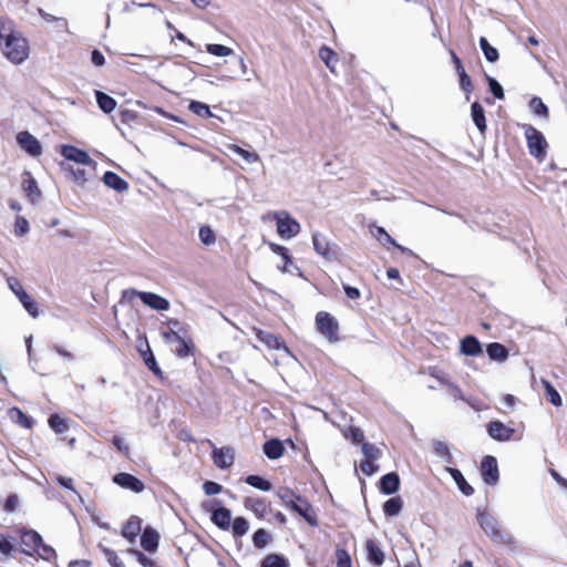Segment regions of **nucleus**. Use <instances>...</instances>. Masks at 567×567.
<instances>
[{
	"mask_svg": "<svg viewBox=\"0 0 567 567\" xmlns=\"http://www.w3.org/2000/svg\"><path fill=\"white\" fill-rule=\"evenodd\" d=\"M446 386H447V389L450 391V394L452 395V398L454 400H462V401H465V402L468 403V401L463 395L461 389L456 384H454L451 381H446Z\"/></svg>",
	"mask_w": 567,
	"mask_h": 567,
	"instance_id": "61",
	"label": "nucleus"
},
{
	"mask_svg": "<svg viewBox=\"0 0 567 567\" xmlns=\"http://www.w3.org/2000/svg\"><path fill=\"white\" fill-rule=\"evenodd\" d=\"M245 507L252 512L256 517L264 518L267 514V504L262 498L246 497L244 502Z\"/></svg>",
	"mask_w": 567,
	"mask_h": 567,
	"instance_id": "21",
	"label": "nucleus"
},
{
	"mask_svg": "<svg viewBox=\"0 0 567 567\" xmlns=\"http://www.w3.org/2000/svg\"><path fill=\"white\" fill-rule=\"evenodd\" d=\"M446 471L451 474L452 478L456 483L458 489L466 496L474 493V488L465 481L463 474L457 468L447 467Z\"/></svg>",
	"mask_w": 567,
	"mask_h": 567,
	"instance_id": "26",
	"label": "nucleus"
},
{
	"mask_svg": "<svg viewBox=\"0 0 567 567\" xmlns=\"http://www.w3.org/2000/svg\"><path fill=\"white\" fill-rule=\"evenodd\" d=\"M198 235H199L202 243L207 246L214 244L216 240L214 231L212 230V228L209 226H202L199 228Z\"/></svg>",
	"mask_w": 567,
	"mask_h": 567,
	"instance_id": "52",
	"label": "nucleus"
},
{
	"mask_svg": "<svg viewBox=\"0 0 567 567\" xmlns=\"http://www.w3.org/2000/svg\"><path fill=\"white\" fill-rule=\"evenodd\" d=\"M0 49L14 64L22 63L29 56L27 40L14 29L13 21L6 17H0Z\"/></svg>",
	"mask_w": 567,
	"mask_h": 567,
	"instance_id": "1",
	"label": "nucleus"
},
{
	"mask_svg": "<svg viewBox=\"0 0 567 567\" xmlns=\"http://www.w3.org/2000/svg\"><path fill=\"white\" fill-rule=\"evenodd\" d=\"M212 522L223 530H228L231 525V512L223 506L217 507L212 514Z\"/></svg>",
	"mask_w": 567,
	"mask_h": 567,
	"instance_id": "16",
	"label": "nucleus"
},
{
	"mask_svg": "<svg viewBox=\"0 0 567 567\" xmlns=\"http://www.w3.org/2000/svg\"><path fill=\"white\" fill-rule=\"evenodd\" d=\"M22 188L32 202L38 199L41 195L37 182L30 173H25V178L22 181Z\"/></svg>",
	"mask_w": 567,
	"mask_h": 567,
	"instance_id": "28",
	"label": "nucleus"
},
{
	"mask_svg": "<svg viewBox=\"0 0 567 567\" xmlns=\"http://www.w3.org/2000/svg\"><path fill=\"white\" fill-rule=\"evenodd\" d=\"M103 553H104L107 561L113 567H124L122 560L118 558V556L116 555V553L114 550L104 547Z\"/></svg>",
	"mask_w": 567,
	"mask_h": 567,
	"instance_id": "57",
	"label": "nucleus"
},
{
	"mask_svg": "<svg viewBox=\"0 0 567 567\" xmlns=\"http://www.w3.org/2000/svg\"><path fill=\"white\" fill-rule=\"evenodd\" d=\"M246 483L255 488H258L260 491H270L271 484L270 482L266 481L265 478L258 476V475H249L246 477Z\"/></svg>",
	"mask_w": 567,
	"mask_h": 567,
	"instance_id": "42",
	"label": "nucleus"
},
{
	"mask_svg": "<svg viewBox=\"0 0 567 567\" xmlns=\"http://www.w3.org/2000/svg\"><path fill=\"white\" fill-rule=\"evenodd\" d=\"M316 324L320 333L330 342L338 340L339 324L330 313L320 311L316 316Z\"/></svg>",
	"mask_w": 567,
	"mask_h": 567,
	"instance_id": "6",
	"label": "nucleus"
},
{
	"mask_svg": "<svg viewBox=\"0 0 567 567\" xmlns=\"http://www.w3.org/2000/svg\"><path fill=\"white\" fill-rule=\"evenodd\" d=\"M487 82L489 91L493 93L494 97L497 100H503L505 95L502 85L492 76H487Z\"/></svg>",
	"mask_w": 567,
	"mask_h": 567,
	"instance_id": "53",
	"label": "nucleus"
},
{
	"mask_svg": "<svg viewBox=\"0 0 567 567\" xmlns=\"http://www.w3.org/2000/svg\"><path fill=\"white\" fill-rule=\"evenodd\" d=\"M289 508L302 516L309 525H318L316 512L313 511L312 506L301 496L297 497V501Z\"/></svg>",
	"mask_w": 567,
	"mask_h": 567,
	"instance_id": "13",
	"label": "nucleus"
},
{
	"mask_svg": "<svg viewBox=\"0 0 567 567\" xmlns=\"http://www.w3.org/2000/svg\"><path fill=\"white\" fill-rule=\"evenodd\" d=\"M235 537H243L249 530V524L245 517H236L230 525Z\"/></svg>",
	"mask_w": 567,
	"mask_h": 567,
	"instance_id": "39",
	"label": "nucleus"
},
{
	"mask_svg": "<svg viewBox=\"0 0 567 567\" xmlns=\"http://www.w3.org/2000/svg\"><path fill=\"white\" fill-rule=\"evenodd\" d=\"M471 115L473 118L474 124L476 125L477 130L481 132V134H484L486 131V118H485V112L483 106L478 102H474L471 106Z\"/></svg>",
	"mask_w": 567,
	"mask_h": 567,
	"instance_id": "24",
	"label": "nucleus"
},
{
	"mask_svg": "<svg viewBox=\"0 0 567 567\" xmlns=\"http://www.w3.org/2000/svg\"><path fill=\"white\" fill-rule=\"evenodd\" d=\"M365 549L370 563L377 566H381L384 563L383 550L372 539L365 542Z\"/></svg>",
	"mask_w": 567,
	"mask_h": 567,
	"instance_id": "23",
	"label": "nucleus"
},
{
	"mask_svg": "<svg viewBox=\"0 0 567 567\" xmlns=\"http://www.w3.org/2000/svg\"><path fill=\"white\" fill-rule=\"evenodd\" d=\"M51 429L59 434H62L69 430L68 421L58 414H52L49 419Z\"/></svg>",
	"mask_w": 567,
	"mask_h": 567,
	"instance_id": "41",
	"label": "nucleus"
},
{
	"mask_svg": "<svg viewBox=\"0 0 567 567\" xmlns=\"http://www.w3.org/2000/svg\"><path fill=\"white\" fill-rule=\"evenodd\" d=\"M113 482L124 489H130L134 493H142L145 489L144 483L136 476L130 473H117L113 476Z\"/></svg>",
	"mask_w": 567,
	"mask_h": 567,
	"instance_id": "10",
	"label": "nucleus"
},
{
	"mask_svg": "<svg viewBox=\"0 0 567 567\" xmlns=\"http://www.w3.org/2000/svg\"><path fill=\"white\" fill-rule=\"evenodd\" d=\"M206 51L216 56H228L233 53V50L230 48L215 43L207 44Z\"/></svg>",
	"mask_w": 567,
	"mask_h": 567,
	"instance_id": "46",
	"label": "nucleus"
},
{
	"mask_svg": "<svg viewBox=\"0 0 567 567\" xmlns=\"http://www.w3.org/2000/svg\"><path fill=\"white\" fill-rule=\"evenodd\" d=\"M35 550L38 551L39 557L45 560H50L56 556L55 550L51 546L43 543Z\"/></svg>",
	"mask_w": 567,
	"mask_h": 567,
	"instance_id": "55",
	"label": "nucleus"
},
{
	"mask_svg": "<svg viewBox=\"0 0 567 567\" xmlns=\"http://www.w3.org/2000/svg\"><path fill=\"white\" fill-rule=\"evenodd\" d=\"M16 547L13 545V543L3 537L2 535L0 536V553L8 556V555H11L13 551H14Z\"/></svg>",
	"mask_w": 567,
	"mask_h": 567,
	"instance_id": "59",
	"label": "nucleus"
},
{
	"mask_svg": "<svg viewBox=\"0 0 567 567\" xmlns=\"http://www.w3.org/2000/svg\"><path fill=\"white\" fill-rule=\"evenodd\" d=\"M203 487H204L205 494L208 496L216 495V494L220 493V491L223 488L220 484H218L216 482H212V481H207Z\"/></svg>",
	"mask_w": 567,
	"mask_h": 567,
	"instance_id": "62",
	"label": "nucleus"
},
{
	"mask_svg": "<svg viewBox=\"0 0 567 567\" xmlns=\"http://www.w3.org/2000/svg\"><path fill=\"white\" fill-rule=\"evenodd\" d=\"M270 540V535L264 529H257L252 535V543L257 548H265Z\"/></svg>",
	"mask_w": 567,
	"mask_h": 567,
	"instance_id": "43",
	"label": "nucleus"
},
{
	"mask_svg": "<svg viewBox=\"0 0 567 567\" xmlns=\"http://www.w3.org/2000/svg\"><path fill=\"white\" fill-rule=\"evenodd\" d=\"M545 388V396L546 399L555 406H560L563 404L561 398L557 390L548 382L547 380L542 381Z\"/></svg>",
	"mask_w": 567,
	"mask_h": 567,
	"instance_id": "34",
	"label": "nucleus"
},
{
	"mask_svg": "<svg viewBox=\"0 0 567 567\" xmlns=\"http://www.w3.org/2000/svg\"><path fill=\"white\" fill-rule=\"evenodd\" d=\"M132 554L135 555L137 561L142 566H144V567H156L155 561L152 558H150L146 555H144L142 551L132 550Z\"/></svg>",
	"mask_w": 567,
	"mask_h": 567,
	"instance_id": "60",
	"label": "nucleus"
},
{
	"mask_svg": "<svg viewBox=\"0 0 567 567\" xmlns=\"http://www.w3.org/2000/svg\"><path fill=\"white\" fill-rule=\"evenodd\" d=\"M344 437L352 440L355 443H361L364 440L363 431L358 426H349L343 432Z\"/></svg>",
	"mask_w": 567,
	"mask_h": 567,
	"instance_id": "50",
	"label": "nucleus"
},
{
	"mask_svg": "<svg viewBox=\"0 0 567 567\" xmlns=\"http://www.w3.org/2000/svg\"><path fill=\"white\" fill-rule=\"evenodd\" d=\"M312 244L313 249L318 255L322 256L328 260L337 259L338 247L336 245H332L324 235L320 233H315L312 235Z\"/></svg>",
	"mask_w": 567,
	"mask_h": 567,
	"instance_id": "7",
	"label": "nucleus"
},
{
	"mask_svg": "<svg viewBox=\"0 0 567 567\" xmlns=\"http://www.w3.org/2000/svg\"><path fill=\"white\" fill-rule=\"evenodd\" d=\"M135 297H138L144 305L158 311H165L169 309V301L154 292L137 291L135 289H125L122 292L121 302H131Z\"/></svg>",
	"mask_w": 567,
	"mask_h": 567,
	"instance_id": "4",
	"label": "nucleus"
},
{
	"mask_svg": "<svg viewBox=\"0 0 567 567\" xmlns=\"http://www.w3.org/2000/svg\"><path fill=\"white\" fill-rule=\"evenodd\" d=\"M476 519L484 533L496 543L512 544L513 538L509 534L503 532L497 519L484 509L477 508Z\"/></svg>",
	"mask_w": 567,
	"mask_h": 567,
	"instance_id": "2",
	"label": "nucleus"
},
{
	"mask_svg": "<svg viewBox=\"0 0 567 567\" xmlns=\"http://www.w3.org/2000/svg\"><path fill=\"white\" fill-rule=\"evenodd\" d=\"M487 432L492 439L504 442L511 440L515 430L499 421H492L487 425Z\"/></svg>",
	"mask_w": 567,
	"mask_h": 567,
	"instance_id": "14",
	"label": "nucleus"
},
{
	"mask_svg": "<svg viewBox=\"0 0 567 567\" xmlns=\"http://www.w3.org/2000/svg\"><path fill=\"white\" fill-rule=\"evenodd\" d=\"M20 301L23 305L24 309L33 317L37 318L39 316L38 305L30 298V296L24 291H20Z\"/></svg>",
	"mask_w": 567,
	"mask_h": 567,
	"instance_id": "40",
	"label": "nucleus"
},
{
	"mask_svg": "<svg viewBox=\"0 0 567 567\" xmlns=\"http://www.w3.org/2000/svg\"><path fill=\"white\" fill-rule=\"evenodd\" d=\"M21 543L25 547L23 553L27 555H32L30 549L35 550L42 545V537L35 530H25L21 534Z\"/></svg>",
	"mask_w": 567,
	"mask_h": 567,
	"instance_id": "17",
	"label": "nucleus"
},
{
	"mask_svg": "<svg viewBox=\"0 0 567 567\" xmlns=\"http://www.w3.org/2000/svg\"><path fill=\"white\" fill-rule=\"evenodd\" d=\"M319 58L324 62V64L334 72L336 63L338 62L337 54L328 47H322L319 50Z\"/></svg>",
	"mask_w": 567,
	"mask_h": 567,
	"instance_id": "33",
	"label": "nucleus"
},
{
	"mask_svg": "<svg viewBox=\"0 0 567 567\" xmlns=\"http://www.w3.org/2000/svg\"><path fill=\"white\" fill-rule=\"evenodd\" d=\"M70 172L73 175L74 182L79 185H84L89 181V176L85 169L71 167Z\"/></svg>",
	"mask_w": 567,
	"mask_h": 567,
	"instance_id": "56",
	"label": "nucleus"
},
{
	"mask_svg": "<svg viewBox=\"0 0 567 567\" xmlns=\"http://www.w3.org/2000/svg\"><path fill=\"white\" fill-rule=\"evenodd\" d=\"M260 567H289V561L281 555L269 554L261 560Z\"/></svg>",
	"mask_w": 567,
	"mask_h": 567,
	"instance_id": "32",
	"label": "nucleus"
},
{
	"mask_svg": "<svg viewBox=\"0 0 567 567\" xmlns=\"http://www.w3.org/2000/svg\"><path fill=\"white\" fill-rule=\"evenodd\" d=\"M189 110L194 114H196L200 117H212L213 116V113L210 112L209 106L202 102H197V101L190 102Z\"/></svg>",
	"mask_w": 567,
	"mask_h": 567,
	"instance_id": "44",
	"label": "nucleus"
},
{
	"mask_svg": "<svg viewBox=\"0 0 567 567\" xmlns=\"http://www.w3.org/2000/svg\"><path fill=\"white\" fill-rule=\"evenodd\" d=\"M18 145L32 156H39L42 153V146L37 137L29 132H20L17 135Z\"/></svg>",
	"mask_w": 567,
	"mask_h": 567,
	"instance_id": "12",
	"label": "nucleus"
},
{
	"mask_svg": "<svg viewBox=\"0 0 567 567\" xmlns=\"http://www.w3.org/2000/svg\"><path fill=\"white\" fill-rule=\"evenodd\" d=\"M522 128L527 141L529 154L539 162H543L547 154L548 143L542 132L530 124H523Z\"/></svg>",
	"mask_w": 567,
	"mask_h": 567,
	"instance_id": "3",
	"label": "nucleus"
},
{
	"mask_svg": "<svg viewBox=\"0 0 567 567\" xmlns=\"http://www.w3.org/2000/svg\"><path fill=\"white\" fill-rule=\"evenodd\" d=\"M146 350L145 351H142L141 350V353H142V357L144 359V362L146 364V367L156 375H159L162 373L156 360H155V357L150 348L148 344H146Z\"/></svg>",
	"mask_w": 567,
	"mask_h": 567,
	"instance_id": "37",
	"label": "nucleus"
},
{
	"mask_svg": "<svg viewBox=\"0 0 567 567\" xmlns=\"http://www.w3.org/2000/svg\"><path fill=\"white\" fill-rule=\"evenodd\" d=\"M61 155L68 159L78 164L91 166L95 169L96 163L90 157V155L75 146L63 145L61 147Z\"/></svg>",
	"mask_w": 567,
	"mask_h": 567,
	"instance_id": "9",
	"label": "nucleus"
},
{
	"mask_svg": "<svg viewBox=\"0 0 567 567\" xmlns=\"http://www.w3.org/2000/svg\"><path fill=\"white\" fill-rule=\"evenodd\" d=\"M363 455L369 460H378L381 456V450L371 443H362L361 446Z\"/></svg>",
	"mask_w": 567,
	"mask_h": 567,
	"instance_id": "49",
	"label": "nucleus"
},
{
	"mask_svg": "<svg viewBox=\"0 0 567 567\" xmlns=\"http://www.w3.org/2000/svg\"><path fill=\"white\" fill-rule=\"evenodd\" d=\"M159 535L152 527H146L141 537V546L150 553H155L158 547Z\"/></svg>",
	"mask_w": 567,
	"mask_h": 567,
	"instance_id": "18",
	"label": "nucleus"
},
{
	"mask_svg": "<svg viewBox=\"0 0 567 567\" xmlns=\"http://www.w3.org/2000/svg\"><path fill=\"white\" fill-rule=\"evenodd\" d=\"M142 528V520L137 516H132L125 524L122 535L130 542H133L140 534Z\"/></svg>",
	"mask_w": 567,
	"mask_h": 567,
	"instance_id": "25",
	"label": "nucleus"
},
{
	"mask_svg": "<svg viewBox=\"0 0 567 567\" xmlns=\"http://www.w3.org/2000/svg\"><path fill=\"white\" fill-rule=\"evenodd\" d=\"M486 351L489 359L495 361H505L508 357L507 349L503 344L497 342L489 343L487 346Z\"/></svg>",
	"mask_w": 567,
	"mask_h": 567,
	"instance_id": "30",
	"label": "nucleus"
},
{
	"mask_svg": "<svg viewBox=\"0 0 567 567\" xmlns=\"http://www.w3.org/2000/svg\"><path fill=\"white\" fill-rule=\"evenodd\" d=\"M400 477L396 473H388L380 480V489L386 495H391L399 489Z\"/></svg>",
	"mask_w": 567,
	"mask_h": 567,
	"instance_id": "20",
	"label": "nucleus"
},
{
	"mask_svg": "<svg viewBox=\"0 0 567 567\" xmlns=\"http://www.w3.org/2000/svg\"><path fill=\"white\" fill-rule=\"evenodd\" d=\"M95 96H96V102L99 104V107L103 112L111 113L115 109L116 102L112 96H110L101 91H96Z\"/></svg>",
	"mask_w": 567,
	"mask_h": 567,
	"instance_id": "31",
	"label": "nucleus"
},
{
	"mask_svg": "<svg viewBox=\"0 0 567 567\" xmlns=\"http://www.w3.org/2000/svg\"><path fill=\"white\" fill-rule=\"evenodd\" d=\"M162 337L169 343L177 342L182 338L173 328H168L167 330L162 331Z\"/></svg>",
	"mask_w": 567,
	"mask_h": 567,
	"instance_id": "63",
	"label": "nucleus"
},
{
	"mask_svg": "<svg viewBox=\"0 0 567 567\" xmlns=\"http://www.w3.org/2000/svg\"><path fill=\"white\" fill-rule=\"evenodd\" d=\"M371 461L372 460L367 458L360 464L361 471L368 476L373 475L378 470V467Z\"/></svg>",
	"mask_w": 567,
	"mask_h": 567,
	"instance_id": "64",
	"label": "nucleus"
},
{
	"mask_svg": "<svg viewBox=\"0 0 567 567\" xmlns=\"http://www.w3.org/2000/svg\"><path fill=\"white\" fill-rule=\"evenodd\" d=\"M433 450H434V453L444 458L446 462H451V454H450V449L447 446V444L443 441H434L433 442Z\"/></svg>",
	"mask_w": 567,
	"mask_h": 567,
	"instance_id": "47",
	"label": "nucleus"
},
{
	"mask_svg": "<svg viewBox=\"0 0 567 567\" xmlns=\"http://www.w3.org/2000/svg\"><path fill=\"white\" fill-rule=\"evenodd\" d=\"M284 451L282 443L277 439L269 440L264 444V453L270 460L279 458L284 454Z\"/></svg>",
	"mask_w": 567,
	"mask_h": 567,
	"instance_id": "27",
	"label": "nucleus"
},
{
	"mask_svg": "<svg viewBox=\"0 0 567 567\" xmlns=\"http://www.w3.org/2000/svg\"><path fill=\"white\" fill-rule=\"evenodd\" d=\"M529 107L534 114L538 116H548V107L544 104L540 97H533L529 102Z\"/></svg>",
	"mask_w": 567,
	"mask_h": 567,
	"instance_id": "45",
	"label": "nucleus"
},
{
	"mask_svg": "<svg viewBox=\"0 0 567 567\" xmlns=\"http://www.w3.org/2000/svg\"><path fill=\"white\" fill-rule=\"evenodd\" d=\"M8 414L12 422L18 423L25 429H31L33 425V420L27 416L19 408H11L8 411Z\"/></svg>",
	"mask_w": 567,
	"mask_h": 567,
	"instance_id": "29",
	"label": "nucleus"
},
{
	"mask_svg": "<svg viewBox=\"0 0 567 567\" xmlns=\"http://www.w3.org/2000/svg\"><path fill=\"white\" fill-rule=\"evenodd\" d=\"M481 472L486 484L495 485L499 478L496 458L491 455L485 456L481 463Z\"/></svg>",
	"mask_w": 567,
	"mask_h": 567,
	"instance_id": "11",
	"label": "nucleus"
},
{
	"mask_svg": "<svg viewBox=\"0 0 567 567\" xmlns=\"http://www.w3.org/2000/svg\"><path fill=\"white\" fill-rule=\"evenodd\" d=\"M277 495L287 507H290L297 501V497H299L293 491L287 487L280 488Z\"/></svg>",
	"mask_w": 567,
	"mask_h": 567,
	"instance_id": "48",
	"label": "nucleus"
},
{
	"mask_svg": "<svg viewBox=\"0 0 567 567\" xmlns=\"http://www.w3.org/2000/svg\"><path fill=\"white\" fill-rule=\"evenodd\" d=\"M402 509V499L393 497L388 499L383 505V512L386 516H396Z\"/></svg>",
	"mask_w": 567,
	"mask_h": 567,
	"instance_id": "38",
	"label": "nucleus"
},
{
	"mask_svg": "<svg viewBox=\"0 0 567 567\" xmlns=\"http://www.w3.org/2000/svg\"><path fill=\"white\" fill-rule=\"evenodd\" d=\"M277 233L282 239H291L300 233L301 226L288 212L274 213Z\"/></svg>",
	"mask_w": 567,
	"mask_h": 567,
	"instance_id": "5",
	"label": "nucleus"
},
{
	"mask_svg": "<svg viewBox=\"0 0 567 567\" xmlns=\"http://www.w3.org/2000/svg\"><path fill=\"white\" fill-rule=\"evenodd\" d=\"M207 442L213 447L212 456L215 465L221 470L230 467L235 460L234 450L230 446L216 447L210 440Z\"/></svg>",
	"mask_w": 567,
	"mask_h": 567,
	"instance_id": "8",
	"label": "nucleus"
},
{
	"mask_svg": "<svg viewBox=\"0 0 567 567\" xmlns=\"http://www.w3.org/2000/svg\"><path fill=\"white\" fill-rule=\"evenodd\" d=\"M257 338L259 341H261L264 344H266L269 349H276V350H285L288 352V348L285 346V343L275 334L259 330L257 332Z\"/></svg>",
	"mask_w": 567,
	"mask_h": 567,
	"instance_id": "22",
	"label": "nucleus"
},
{
	"mask_svg": "<svg viewBox=\"0 0 567 567\" xmlns=\"http://www.w3.org/2000/svg\"><path fill=\"white\" fill-rule=\"evenodd\" d=\"M338 567H351V559L344 549H338L336 553Z\"/></svg>",
	"mask_w": 567,
	"mask_h": 567,
	"instance_id": "58",
	"label": "nucleus"
},
{
	"mask_svg": "<svg viewBox=\"0 0 567 567\" xmlns=\"http://www.w3.org/2000/svg\"><path fill=\"white\" fill-rule=\"evenodd\" d=\"M29 221L22 216H17L14 223V234L19 237H22L29 233Z\"/></svg>",
	"mask_w": 567,
	"mask_h": 567,
	"instance_id": "51",
	"label": "nucleus"
},
{
	"mask_svg": "<svg viewBox=\"0 0 567 567\" xmlns=\"http://www.w3.org/2000/svg\"><path fill=\"white\" fill-rule=\"evenodd\" d=\"M460 350L462 354L470 357H476L483 353V347L474 336H466L462 339Z\"/></svg>",
	"mask_w": 567,
	"mask_h": 567,
	"instance_id": "15",
	"label": "nucleus"
},
{
	"mask_svg": "<svg viewBox=\"0 0 567 567\" xmlns=\"http://www.w3.org/2000/svg\"><path fill=\"white\" fill-rule=\"evenodd\" d=\"M103 183L118 192V193H123V192H126L128 189V183L123 179L121 176H118L116 173H113V172H106L104 175H103Z\"/></svg>",
	"mask_w": 567,
	"mask_h": 567,
	"instance_id": "19",
	"label": "nucleus"
},
{
	"mask_svg": "<svg viewBox=\"0 0 567 567\" xmlns=\"http://www.w3.org/2000/svg\"><path fill=\"white\" fill-rule=\"evenodd\" d=\"M480 47L484 53V56L485 59L488 61V62H496L498 60V51L497 49H495L494 47H492L488 41L486 40V38L482 37L480 39Z\"/></svg>",
	"mask_w": 567,
	"mask_h": 567,
	"instance_id": "36",
	"label": "nucleus"
},
{
	"mask_svg": "<svg viewBox=\"0 0 567 567\" xmlns=\"http://www.w3.org/2000/svg\"><path fill=\"white\" fill-rule=\"evenodd\" d=\"M373 236L382 245H385V244L395 245V240L386 233V230L383 227H379V226L375 227V233H373Z\"/></svg>",
	"mask_w": 567,
	"mask_h": 567,
	"instance_id": "54",
	"label": "nucleus"
},
{
	"mask_svg": "<svg viewBox=\"0 0 567 567\" xmlns=\"http://www.w3.org/2000/svg\"><path fill=\"white\" fill-rule=\"evenodd\" d=\"M229 150L233 153L240 156L247 164H254L260 159L259 155L256 152H249V151L244 150L237 145H230Z\"/></svg>",
	"mask_w": 567,
	"mask_h": 567,
	"instance_id": "35",
	"label": "nucleus"
}]
</instances>
